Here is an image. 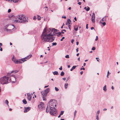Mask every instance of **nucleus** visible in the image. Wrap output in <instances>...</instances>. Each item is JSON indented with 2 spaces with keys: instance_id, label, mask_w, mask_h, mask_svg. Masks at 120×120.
I'll return each mask as SVG.
<instances>
[{
  "instance_id": "46",
  "label": "nucleus",
  "mask_w": 120,
  "mask_h": 120,
  "mask_svg": "<svg viewBox=\"0 0 120 120\" xmlns=\"http://www.w3.org/2000/svg\"><path fill=\"white\" fill-rule=\"evenodd\" d=\"M65 37H63L62 38L60 39V41H62L63 40V39H64Z\"/></svg>"
},
{
  "instance_id": "60",
  "label": "nucleus",
  "mask_w": 120,
  "mask_h": 120,
  "mask_svg": "<svg viewBox=\"0 0 120 120\" xmlns=\"http://www.w3.org/2000/svg\"><path fill=\"white\" fill-rule=\"evenodd\" d=\"M62 79L64 80H65L66 79V78H63Z\"/></svg>"
},
{
  "instance_id": "61",
  "label": "nucleus",
  "mask_w": 120,
  "mask_h": 120,
  "mask_svg": "<svg viewBox=\"0 0 120 120\" xmlns=\"http://www.w3.org/2000/svg\"><path fill=\"white\" fill-rule=\"evenodd\" d=\"M49 86V85L45 86V88H46L47 87H48Z\"/></svg>"
},
{
  "instance_id": "50",
  "label": "nucleus",
  "mask_w": 120,
  "mask_h": 120,
  "mask_svg": "<svg viewBox=\"0 0 120 120\" xmlns=\"http://www.w3.org/2000/svg\"><path fill=\"white\" fill-rule=\"evenodd\" d=\"M33 19L34 20H35L36 19V16H34V17Z\"/></svg>"
},
{
  "instance_id": "34",
  "label": "nucleus",
  "mask_w": 120,
  "mask_h": 120,
  "mask_svg": "<svg viewBox=\"0 0 120 120\" xmlns=\"http://www.w3.org/2000/svg\"><path fill=\"white\" fill-rule=\"evenodd\" d=\"M102 23L103 26H105L106 25V23L105 22H102V23Z\"/></svg>"
},
{
  "instance_id": "4",
  "label": "nucleus",
  "mask_w": 120,
  "mask_h": 120,
  "mask_svg": "<svg viewBox=\"0 0 120 120\" xmlns=\"http://www.w3.org/2000/svg\"><path fill=\"white\" fill-rule=\"evenodd\" d=\"M15 20L14 21L16 23H23L27 22V18H26L24 15H19L15 17Z\"/></svg>"
},
{
  "instance_id": "57",
  "label": "nucleus",
  "mask_w": 120,
  "mask_h": 120,
  "mask_svg": "<svg viewBox=\"0 0 120 120\" xmlns=\"http://www.w3.org/2000/svg\"><path fill=\"white\" fill-rule=\"evenodd\" d=\"M69 78H70L69 77H68V78L67 79L66 81L67 82V81H68V80L69 79Z\"/></svg>"
},
{
  "instance_id": "59",
  "label": "nucleus",
  "mask_w": 120,
  "mask_h": 120,
  "mask_svg": "<svg viewBox=\"0 0 120 120\" xmlns=\"http://www.w3.org/2000/svg\"><path fill=\"white\" fill-rule=\"evenodd\" d=\"M83 73V71H81L80 72V74L81 75H82Z\"/></svg>"
},
{
  "instance_id": "63",
  "label": "nucleus",
  "mask_w": 120,
  "mask_h": 120,
  "mask_svg": "<svg viewBox=\"0 0 120 120\" xmlns=\"http://www.w3.org/2000/svg\"><path fill=\"white\" fill-rule=\"evenodd\" d=\"M111 88L112 89V90H113L114 88V87H113V86H112V87H111Z\"/></svg>"
},
{
  "instance_id": "10",
  "label": "nucleus",
  "mask_w": 120,
  "mask_h": 120,
  "mask_svg": "<svg viewBox=\"0 0 120 120\" xmlns=\"http://www.w3.org/2000/svg\"><path fill=\"white\" fill-rule=\"evenodd\" d=\"M27 96L28 99L29 101H30L31 100V96L29 93L27 94Z\"/></svg>"
},
{
  "instance_id": "15",
  "label": "nucleus",
  "mask_w": 120,
  "mask_h": 120,
  "mask_svg": "<svg viewBox=\"0 0 120 120\" xmlns=\"http://www.w3.org/2000/svg\"><path fill=\"white\" fill-rule=\"evenodd\" d=\"M103 90L105 91H106L107 90L106 86V85H105L103 87Z\"/></svg>"
},
{
  "instance_id": "36",
  "label": "nucleus",
  "mask_w": 120,
  "mask_h": 120,
  "mask_svg": "<svg viewBox=\"0 0 120 120\" xmlns=\"http://www.w3.org/2000/svg\"><path fill=\"white\" fill-rule=\"evenodd\" d=\"M98 115H96V119L97 120H99Z\"/></svg>"
},
{
  "instance_id": "20",
  "label": "nucleus",
  "mask_w": 120,
  "mask_h": 120,
  "mask_svg": "<svg viewBox=\"0 0 120 120\" xmlns=\"http://www.w3.org/2000/svg\"><path fill=\"white\" fill-rule=\"evenodd\" d=\"M48 30H47V31H46V29L45 28H44V30L43 32L42 33V34L44 32V33H46L47 34H48Z\"/></svg>"
},
{
  "instance_id": "53",
  "label": "nucleus",
  "mask_w": 120,
  "mask_h": 120,
  "mask_svg": "<svg viewBox=\"0 0 120 120\" xmlns=\"http://www.w3.org/2000/svg\"><path fill=\"white\" fill-rule=\"evenodd\" d=\"M44 97H43V100L44 101H45V100H46L45 99V98H44Z\"/></svg>"
},
{
  "instance_id": "6",
  "label": "nucleus",
  "mask_w": 120,
  "mask_h": 120,
  "mask_svg": "<svg viewBox=\"0 0 120 120\" xmlns=\"http://www.w3.org/2000/svg\"><path fill=\"white\" fill-rule=\"evenodd\" d=\"M32 56V55H29L27 56L26 57H25V58L22 59V60L23 61H24V62L25 61H26L27 60H28L30 58H31Z\"/></svg>"
},
{
  "instance_id": "28",
  "label": "nucleus",
  "mask_w": 120,
  "mask_h": 120,
  "mask_svg": "<svg viewBox=\"0 0 120 120\" xmlns=\"http://www.w3.org/2000/svg\"><path fill=\"white\" fill-rule=\"evenodd\" d=\"M37 19L38 20H40L41 19V17L39 15H38Z\"/></svg>"
},
{
  "instance_id": "58",
  "label": "nucleus",
  "mask_w": 120,
  "mask_h": 120,
  "mask_svg": "<svg viewBox=\"0 0 120 120\" xmlns=\"http://www.w3.org/2000/svg\"><path fill=\"white\" fill-rule=\"evenodd\" d=\"M74 19H75V21H76L77 20V19H76V17H75L74 18Z\"/></svg>"
},
{
  "instance_id": "30",
  "label": "nucleus",
  "mask_w": 120,
  "mask_h": 120,
  "mask_svg": "<svg viewBox=\"0 0 120 120\" xmlns=\"http://www.w3.org/2000/svg\"><path fill=\"white\" fill-rule=\"evenodd\" d=\"M55 89L56 91H58L59 90L58 88L56 87H55Z\"/></svg>"
},
{
  "instance_id": "43",
  "label": "nucleus",
  "mask_w": 120,
  "mask_h": 120,
  "mask_svg": "<svg viewBox=\"0 0 120 120\" xmlns=\"http://www.w3.org/2000/svg\"><path fill=\"white\" fill-rule=\"evenodd\" d=\"M11 11V9H9L8 10V13L10 12Z\"/></svg>"
},
{
  "instance_id": "2",
  "label": "nucleus",
  "mask_w": 120,
  "mask_h": 120,
  "mask_svg": "<svg viewBox=\"0 0 120 120\" xmlns=\"http://www.w3.org/2000/svg\"><path fill=\"white\" fill-rule=\"evenodd\" d=\"M57 103L55 99L50 100L46 109V112H49L51 115L56 116L57 111L55 107Z\"/></svg>"
},
{
  "instance_id": "56",
  "label": "nucleus",
  "mask_w": 120,
  "mask_h": 120,
  "mask_svg": "<svg viewBox=\"0 0 120 120\" xmlns=\"http://www.w3.org/2000/svg\"><path fill=\"white\" fill-rule=\"evenodd\" d=\"M59 69L60 70H62V66H61L60 68H59Z\"/></svg>"
},
{
  "instance_id": "9",
  "label": "nucleus",
  "mask_w": 120,
  "mask_h": 120,
  "mask_svg": "<svg viewBox=\"0 0 120 120\" xmlns=\"http://www.w3.org/2000/svg\"><path fill=\"white\" fill-rule=\"evenodd\" d=\"M44 104L43 102H41L40 105H38V106L40 109H42L44 107Z\"/></svg>"
},
{
  "instance_id": "12",
  "label": "nucleus",
  "mask_w": 120,
  "mask_h": 120,
  "mask_svg": "<svg viewBox=\"0 0 120 120\" xmlns=\"http://www.w3.org/2000/svg\"><path fill=\"white\" fill-rule=\"evenodd\" d=\"M41 93L43 95V97H46L47 96V94L44 91H42L41 92Z\"/></svg>"
},
{
  "instance_id": "3",
  "label": "nucleus",
  "mask_w": 120,
  "mask_h": 120,
  "mask_svg": "<svg viewBox=\"0 0 120 120\" xmlns=\"http://www.w3.org/2000/svg\"><path fill=\"white\" fill-rule=\"evenodd\" d=\"M14 78L15 79V81H12V83H14L16 81V79L14 75H12L11 77H6L4 76V77L1 78L0 79V82L2 84H7L9 82H11V79Z\"/></svg>"
},
{
  "instance_id": "49",
  "label": "nucleus",
  "mask_w": 120,
  "mask_h": 120,
  "mask_svg": "<svg viewBox=\"0 0 120 120\" xmlns=\"http://www.w3.org/2000/svg\"><path fill=\"white\" fill-rule=\"evenodd\" d=\"M90 29L91 30L94 29V30H95L94 29V28L93 27H91Z\"/></svg>"
},
{
  "instance_id": "48",
  "label": "nucleus",
  "mask_w": 120,
  "mask_h": 120,
  "mask_svg": "<svg viewBox=\"0 0 120 120\" xmlns=\"http://www.w3.org/2000/svg\"><path fill=\"white\" fill-rule=\"evenodd\" d=\"M45 8H47V10H46V11H47L48 10V7H44V9Z\"/></svg>"
},
{
  "instance_id": "23",
  "label": "nucleus",
  "mask_w": 120,
  "mask_h": 120,
  "mask_svg": "<svg viewBox=\"0 0 120 120\" xmlns=\"http://www.w3.org/2000/svg\"><path fill=\"white\" fill-rule=\"evenodd\" d=\"M92 18H95V14L94 13H93L92 15Z\"/></svg>"
},
{
  "instance_id": "52",
  "label": "nucleus",
  "mask_w": 120,
  "mask_h": 120,
  "mask_svg": "<svg viewBox=\"0 0 120 120\" xmlns=\"http://www.w3.org/2000/svg\"><path fill=\"white\" fill-rule=\"evenodd\" d=\"M62 18H64L65 19H66V17L65 16H62Z\"/></svg>"
},
{
  "instance_id": "54",
  "label": "nucleus",
  "mask_w": 120,
  "mask_h": 120,
  "mask_svg": "<svg viewBox=\"0 0 120 120\" xmlns=\"http://www.w3.org/2000/svg\"><path fill=\"white\" fill-rule=\"evenodd\" d=\"M88 24H87L86 26V28L87 29H88Z\"/></svg>"
},
{
  "instance_id": "17",
  "label": "nucleus",
  "mask_w": 120,
  "mask_h": 120,
  "mask_svg": "<svg viewBox=\"0 0 120 120\" xmlns=\"http://www.w3.org/2000/svg\"><path fill=\"white\" fill-rule=\"evenodd\" d=\"M91 21L93 23H95V18H92Z\"/></svg>"
},
{
  "instance_id": "25",
  "label": "nucleus",
  "mask_w": 120,
  "mask_h": 120,
  "mask_svg": "<svg viewBox=\"0 0 120 120\" xmlns=\"http://www.w3.org/2000/svg\"><path fill=\"white\" fill-rule=\"evenodd\" d=\"M56 34H58V35H57V36L58 37L61 34V32H59L57 33H56Z\"/></svg>"
},
{
  "instance_id": "14",
  "label": "nucleus",
  "mask_w": 120,
  "mask_h": 120,
  "mask_svg": "<svg viewBox=\"0 0 120 120\" xmlns=\"http://www.w3.org/2000/svg\"><path fill=\"white\" fill-rule=\"evenodd\" d=\"M67 22L68 24V25H70L71 24V20L69 19H68L67 21Z\"/></svg>"
},
{
  "instance_id": "18",
  "label": "nucleus",
  "mask_w": 120,
  "mask_h": 120,
  "mask_svg": "<svg viewBox=\"0 0 120 120\" xmlns=\"http://www.w3.org/2000/svg\"><path fill=\"white\" fill-rule=\"evenodd\" d=\"M76 66H73L72 68L70 69V71H72V70L75 69V68L76 67Z\"/></svg>"
},
{
  "instance_id": "38",
  "label": "nucleus",
  "mask_w": 120,
  "mask_h": 120,
  "mask_svg": "<svg viewBox=\"0 0 120 120\" xmlns=\"http://www.w3.org/2000/svg\"><path fill=\"white\" fill-rule=\"evenodd\" d=\"M109 71H108L107 74V77L108 78L109 77L108 76L109 75Z\"/></svg>"
},
{
  "instance_id": "24",
  "label": "nucleus",
  "mask_w": 120,
  "mask_h": 120,
  "mask_svg": "<svg viewBox=\"0 0 120 120\" xmlns=\"http://www.w3.org/2000/svg\"><path fill=\"white\" fill-rule=\"evenodd\" d=\"M64 73L63 71H62L61 72V73L60 75L61 76H63V75H64Z\"/></svg>"
},
{
  "instance_id": "11",
  "label": "nucleus",
  "mask_w": 120,
  "mask_h": 120,
  "mask_svg": "<svg viewBox=\"0 0 120 120\" xmlns=\"http://www.w3.org/2000/svg\"><path fill=\"white\" fill-rule=\"evenodd\" d=\"M107 17V16H105L104 17L100 20V23H102V22L105 21L106 20V17Z\"/></svg>"
},
{
  "instance_id": "62",
  "label": "nucleus",
  "mask_w": 120,
  "mask_h": 120,
  "mask_svg": "<svg viewBox=\"0 0 120 120\" xmlns=\"http://www.w3.org/2000/svg\"><path fill=\"white\" fill-rule=\"evenodd\" d=\"M76 45H78L79 44V42L78 41H77L76 42Z\"/></svg>"
},
{
  "instance_id": "35",
  "label": "nucleus",
  "mask_w": 120,
  "mask_h": 120,
  "mask_svg": "<svg viewBox=\"0 0 120 120\" xmlns=\"http://www.w3.org/2000/svg\"><path fill=\"white\" fill-rule=\"evenodd\" d=\"M65 57L66 58H69V56L68 55H67L65 56Z\"/></svg>"
},
{
  "instance_id": "21",
  "label": "nucleus",
  "mask_w": 120,
  "mask_h": 120,
  "mask_svg": "<svg viewBox=\"0 0 120 120\" xmlns=\"http://www.w3.org/2000/svg\"><path fill=\"white\" fill-rule=\"evenodd\" d=\"M53 74L54 75H58V73L57 71H55L53 72Z\"/></svg>"
},
{
  "instance_id": "26",
  "label": "nucleus",
  "mask_w": 120,
  "mask_h": 120,
  "mask_svg": "<svg viewBox=\"0 0 120 120\" xmlns=\"http://www.w3.org/2000/svg\"><path fill=\"white\" fill-rule=\"evenodd\" d=\"M13 56H13L12 57V61H13L15 63V60H16L15 59L14 57H13Z\"/></svg>"
},
{
  "instance_id": "8",
  "label": "nucleus",
  "mask_w": 120,
  "mask_h": 120,
  "mask_svg": "<svg viewBox=\"0 0 120 120\" xmlns=\"http://www.w3.org/2000/svg\"><path fill=\"white\" fill-rule=\"evenodd\" d=\"M31 108L30 107H28L25 108V110L24 111V112H26L30 110Z\"/></svg>"
},
{
  "instance_id": "39",
  "label": "nucleus",
  "mask_w": 120,
  "mask_h": 120,
  "mask_svg": "<svg viewBox=\"0 0 120 120\" xmlns=\"http://www.w3.org/2000/svg\"><path fill=\"white\" fill-rule=\"evenodd\" d=\"M77 112V111L76 110H75V112H74V116L75 117L76 114V113Z\"/></svg>"
},
{
  "instance_id": "37",
  "label": "nucleus",
  "mask_w": 120,
  "mask_h": 120,
  "mask_svg": "<svg viewBox=\"0 0 120 120\" xmlns=\"http://www.w3.org/2000/svg\"><path fill=\"white\" fill-rule=\"evenodd\" d=\"M100 112V111L99 110H98V111L97 112L96 115H98V114Z\"/></svg>"
},
{
  "instance_id": "13",
  "label": "nucleus",
  "mask_w": 120,
  "mask_h": 120,
  "mask_svg": "<svg viewBox=\"0 0 120 120\" xmlns=\"http://www.w3.org/2000/svg\"><path fill=\"white\" fill-rule=\"evenodd\" d=\"M49 88H48L47 89L45 90L44 91L45 92L46 94H47V93H49Z\"/></svg>"
},
{
  "instance_id": "41",
  "label": "nucleus",
  "mask_w": 120,
  "mask_h": 120,
  "mask_svg": "<svg viewBox=\"0 0 120 120\" xmlns=\"http://www.w3.org/2000/svg\"><path fill=\"white\" fill-rule=\"evenodd\" d=\"M74 29L75 31H77L78 30V27L76 28H75L74 27Z\"/></svg>"
},
{
  "instance_id": "64",
  "label": "nucleus",
  "mask_w": 120,
  "mask_h": 120,
  "mask_svg": "<svg viewBox=\"0 0 120 120\" xmlns=\"http://www.w3.org/2000/svg\"><path fill=\"white\" fill-rule=\"evenodd\" d=\"M71 7H69L68 9H69V10H71Z\"/></svg>"
},
{
  "instance_id": "42",
  "label": "nucleus",
  "mask_w": 120,
  "mask_h": 120,
  "mask_svg": "<svg viewBox=\"0 0 120 120\" xmlns=\"http://www.w3.org/2000/svg\"><path fill=\"white\" fill-rule=\"evenodd\" d=\"M98 37L97 36L96 37V38L95 39V41H97L98 39Z\"/></svg>"
},
{
  "instance_id": "5",
  "label": "nucleus",
  "mask_w": 120,
  "mask_h": 120,
  "mask_svg": "<svg viewBox=\"0 0 120 120\" xmlns=\"http://www.w3.org/2000/svg\"><path fill=\"white\" fill-rule=\"evenodd\" d=\"M14 27V26L13 25H7L4 27V30L7 32L10 33L12 32V30Z\"/></svg>"
},
{
  "instance_id": "33",
  "label": "nucleus",
  "mask_w": 120,
  "mask_h": 120,
  "mask_svg": "<svg viewBox=\"0 0 120 120\" xmlns=\"http://www.w3.org/2000/svg\"><path fill=\"white\" fill-rule=\"evenodd\" d=\"M64 111H61L60 114V115H63L64 113Z\"/></svg>"
},
{
  "instance_id": "55",
  "label": "nucleus",
  "mask_w": 120,
  "mask_h": 120,
  "mask_svg": "<svg viewBox=\"0 0 120 120\" xmlns=\"http://www.w3.org/2000/svg\"><path fill=\"white\" fill-rule=\"evenodd\" d=\"M78 49H79V48H77L76 49V52H78V51H79Z\"/></svg>"
},
{
  "instance_id": "16",
  "label": "nucleus",
  "mask_w": 120,
  "mask_h": 120,
  "mask_svg": "<svg viewBox=\"0 0 120 120\" xmlns=\"http://www.w3.org/2000/svg\"><path fill=\"white\" fill-rule=\"evenodd\" d=\"M22 101L24 104H26L27 103V102L25 99H24Z\"/></svg>"
},
{
  "instance_id": "29",
  "label": "nucleus",
  "mask_w": 120,
  "mask_h": 120,
  "mask_svg": "<svg viewBox=\"0 0 120 120\" xmlns=\"http://www.w3.org/2000/svg\"><path fill=\"white\" fill-rule=\"evenodd\" d=\"M8 100H6L5 101V103H6L7 105H8Z\"/></svg>"
},
{
  "instance_id": "22",
  "label": "nucleus",
  "mask_w": 120,
  "mask_h": 120,
  "mask_svg": "<svg viewBox=\"0 0 120 120\" xmlns=\"http://www.w3.org/2000/svg\"><path fill=\"white\" fill-rule=\"evenodd\" d=\"M18 70H14V71L13 70V71H12L11 73L12 72H14L15 73H17L18 72Z\"/></svg>"
},
{
  "instance_id": "32",
  "label": "nucleus",
  "mask_w": 120,
  "mask_h": 120,
  "mask_svg": "<svg viewBox=\"0 0 120 120\" xmlns=\"http://www.w3.org/2000/svg\"><path fill=\"white\" fill-rule=\"evenodd\" d=\"M52 45H57V43L56 42H53L52 43Z\"/></svg>"
},
{
  "instance_id": "27",
  "label": "nucleus",
  "mask_w": 120,
  "mask_h": 120,
  "mask_svg": "<svg viewBox=\"0 0 120 120\" xmlns=\"http://www.w3.org/2000/svg\"><path fill=\"white\" fill-rule=\"evenodd\" d=\"M19 0H13L12 1L15 3L18 2Z\"/></svg>"
},
{
  "instance_id": "51",
  "label": "nucleus",
  "mask_w": 120,
  "mask_h": 120,
  "mask_svg": "<svg viewBox=\"0 0 120 120\" xmlns=\"http://www.w3.org/2000/svg\"><path fill=\"white\" fill-rule=\"evenodd\" d=\"M78 4L79 5H81V3L80 2H78Z\"/></svg>"
},
{
  "instance_id": "40",
  "label": "nucleus",
  "mask_w": 120,
  "mask_h": 120,
  "mask_svg": "<svg viewBox=\"0 0 120 120\" xmlns=\"http://www.w3.org/2000/svg\"><path fill=\"white\" fill-rule=\"evenodd\" d=\"M95 49V47H93L92 49V50H94Z\"/></svg>"
},
{
  "instance_id": "31",
  "label": "nucleus",
  "mask_w": 120,
  "mask_h": 120,
  "mask_svg": "<svg viewBox=\"0 0 120 120\" xmlns=\"http://www.w3.org/2000/svg\"><path fill=\"white\" fill-rule=\"evenodd\" d=\"M90 10V8L89 7L87 6V9L86 10V11H88Z\"/></svg>"
},
{
  "instance_id": "7",
  "label": "nucleus",
  "mask_w": 120,
  "mask_h": 120,
  "mask_svg": "<svg viewBox=\"0 0 120 120\" xmlns=\"http://www.w3.org/2000/svg\"><path fill=\"white\" fill-rule=\"evenodd\" d=\"M24 62V61H23V60H22L21 59V60H15V64H18L22 63Z\"/></svg>"
},
{
  "instance_id": "1",
  "label": "nucleus",
  "mask_w": 120,
  "mask_h": 120,
  "mask_svg": "<svg viewBox=\"0 0 120 120\" xmlns=\"http://www.w3.org/2000/svg\"><path fill=\"white\" fill-rule=\"evenodd\" d=\"M48 31V34L44 33V32L41 36V43L43 44L48 42H52L54 40L55 38L54 35L56 34V33H57V29L54 28H50Z\"/></svg>"
},
{
  "instance_id": "19",
  "label": "nucleus",
  "mask_w": 120,
  "mask_h": 120,
  "mask_svg": "<svg viewBox=\"0 0 120 120\" xmlns=\"http://www.w3.org/2000/svg\"><path fill=\"white\" fill-rule=\"evenodd\" d=\"M68 85V83H66L64 85V87L65 89H66L67 88Z\"/></svg>"
},
{
  "instance_id": "45",
  "label": "nucleus",
  "mask_w": 120,
  "mask_h": 120,
  "mask_svg": "<svg viewBox=\"0 0 120 120\" xmlns=\"http://www.w3.org/2000/svg\"><path fill=\"white\" fill-rule=\"evenodd\" d=\"M85 70V68H80V70Z\"/></svg>"
},
{
  "instance_id": "47",
  "label": "nucleus",
  "mask_w": 120,
  "mask_h": 120,
  "mask_svg": "<svg viewBox=\"0 0 120 120\" xmlns=\"http://www.w3.org/2000/svg\"><path fill=\"white\" fill-rule=\"evenodd\" d=\"M74 39H72L71 41V42L72 43H73V42L74 41Z\"/></svg>"
},
{
  "instance_id": "44",
  "label": "nucleus",
  "mask_w": 120,
  "mask_h": 120,
  "mask_svg": "<svg viewBox=\"0 0 120 120\" xmlns=\"http://www.w3.org/2000/svg\"><path fill=\"white\" fill-rule=\"evenodd\" d=\"M71 26L70 25H68V27H69V30H71V29L70 28V27Z\"/></svg>"
}]
</instances>
